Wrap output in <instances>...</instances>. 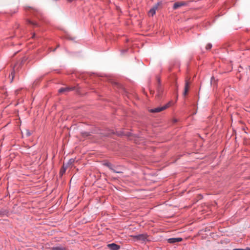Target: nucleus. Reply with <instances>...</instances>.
Instances as JSON below:
<instances>
[{
    "mask_svg": "<svg viewBox=\"0 0 250 250\" xmlns=\"http://www.w3.org/2000/svg\"><path fill=\"white\" fill-rule=\"evenodd\" d=\"M130 237L136 239V240L145 242L147 240L148 235L146 233H144L135 235H130Z\"/></svg>",
    "mask_w": 250,
    "mask_h": 250,
    "instance_id": "1",
    "label": "nucleus"
},
{
    "mask_svg": "<svg viewBox=\"0 0 250 250\" xmlns=\"http://www.w3.org/2000/svg\"><path fill=\"white\" fill-rule=\"evenodd\" d=\"M171 104H172V102H169L166 105H165L163 106L156 107V108L151 109V112L152 113H156V112H161L163 110H165L166 109L169 107V106H170L171 105Z\"/></svg>",
    "mask_w": 250,
    "mask_h": 250,
    "instance_id": "2",
    "label": "nucleus"
},
{
    "mask_svg": "<svg viewBox=\"0 0 250 250\" xmlns=\"http://www.w3.org/2000/svg\"><path fill=\"white\" fill-rule=\"evenodd\" d=\"M160 5V3L157 2L148 11V16L149 17H153L156 13V10L158 9V7Z\"/></svg>",
    "mask_w": 250,
    "mask_h": 250,
    "instance_id": "3",
    "label": "nucleus"
},
{
    "mask_svg": "<svg viewBox=\"0 0 250 250\" xmlns=\"http://www.w3.org/2000/svg\"><path fill=\"white\" fill-rule=\"evenodd\" d=\"M187 5V2L184 1H178L174 3L173 6V9L174 10L177 9L178 8L186 6Z\"/></svg>",
    "mask_w": 250,
    "mask_h": 250,
    "instance_id": "4",
    "label": "nucleus"
},
{
    "mask_svg": "<svg viewBox=\"0 0 250 250\" xmlns=\"http://www.w3.org/2000/svg\"><path fill=\"white\" fill-rule=\"evenodd\" d=\"M189 80L188 79H186L185 80V85L184 87V95L185 96L187 95L189 88Z\"/></svg>",
    "mask_w": 250,
    "mask_h": 250,
    "instance_id": "5",
    "label": "nucleus"
},
{
    "mask_svg": "<svg viewBox=\"0 0 250 250\" xmlns=\"http://www.w3.org/2000/svg\"><path fill=\"white\" fill-rule=\"evenodd\" d=\"M107 247L110 250H119L120 249V246L117 244H115V243H111V244H108L107 245Z\"/></svg>",
    "mask_w": 250,
    "mask_h": 250,
    "instance_id": "6",
    "label": "nucleus"
},
{
    "mask_svg": "<svg viewBox=\"0 0 250 250\" xmlns=\"http://www.w3.org/2000/svg\"><path fill=\"white\" fill-rule=\"evenodd\" d=\"M73 89H74V87H62L59 89V93H62L65 92L73 90Z\"/></svg>",
    "mask_w": 250,
    "mask_h": 250,
    "instance_id": "7",
    "label": "nucleus"
},
{
    "mask_svg": "<svg viewBox=\"0 0 250 250\" xmlns=\"http://www.w3.org/2000/svg\"><path fill=\"white\" fill-rule=\"evenodd\" d=\"M182 241L181 238H171L167 240V242L169 243H175L176 242H179Z\"/></svg>",
    "mask_w": 250,
    "mask_h": 250,
    "instance_id": "8",
    "label": "nucleus"
},
{
    "mask_svg": "<svg viewBox=\"0 0 250 250\" xmlns=\"http://www.w3.org/2000/svg\"><path fill=\"white\" fill-rule=\"evenodd\" d=\"M105 166H106V167H107L110 170H112L115 173H122V172L121 171H116V170L114 169L113 167H112V165L111 163H105Z\"/></svg>",
    "mask_w": 250,
    "mask_h": 250,
    "instance_id": "9",
    "label": "nucleus"
},
{
    "mask_svg": "<svg viewBox=\"0 0 250 250\" xmlns=\"http://www.w3.org/2000/svg\"><path fill=\"white\" fill-rule=\"evenodd\" d=\"M157 87L158 96L160 97L163 93V88L161 87V86H157Z\"/></svg>",
    "mask_w": 250,
    "mask_h": 250,
    "instance_id": "10",
    "label": "nucleus"
},
{
    "mask_svg": "<svg viewBox=\"0 0 250 250\" xmlns=\"http://www.w3.org/2000/svg\"><path fill=\"white\" fill-rule=\"evenodd\" d=\"M51 250H66V249L63 247H56L52 248Z\"/></svg>",
    "mask_w": 250,
    "mask_h": 250,
    "instance_id": "11",
    "label": "nucleus"
},
{
    "mask_svg": "<svg viewBox=\"0 0 250 250\" xmlns=\"http://www.w3.org/2000/svg\"><path fill=\"white\" fill-rule=\"evenodd\" d=\"M66 170V167L63 165L60 171V174L61 175H62L65 172Z\"/></svg>",
    "mask_w": 250,
    "mask_h": 250,
    "instance_id": "12",
    "label": "nucleus"
},
{
    "mask_svg": "<svg viewBox=\"0 0 250 250\" xmlns=\"http://www.w3.org/2000/svg\"><path fill=\"white\" fill-rule=\"evenodd\" d=\"M156 80L157 81V86H160L161 84V78L159 75H157L156 76Z\"/></svg>",
    "mask_w": 250,
    "mask_h": 250,
    "instance_id": "13",
    "label": "nucleus"
},
{
    "mask_svg": "<svg viewBox=\"0 0 250 250\" xmlns=\"http://www.w3.org/2000/svg\"><path fill=\"white\" fill-rule=\"evenodd\" d=\"M28 22L29 23L33 25L34 26H38V24L36 22H33L30 20H28Z\"/></svg>",
    "mask_w": 250,
    "mask_h": 250,
    "instance_id": "14",
    "label": "nucleus"
},
{
    "mask_svg": "<svg viewBox=\"0 0 250 250\" xmlns=\"http://www.w3.org/2000/svg\"><path fill=\"white\" fill-rule=\"evenodd\" d=\"M212 47V44H210V43H208L207 45H206V48L207 49H211Z\"/></svg>",
    "mask_w": 250,
    "mask_h": 250,
    "instance_id": "15",
    "label": "nucleus"
},
{
    "mask_svg": "<svg viewBox=\"0 0 250 250\" xmlns=\"http://www.w3.org/2000/svg\"><path fill=\"white\" fill-rule=\"evenodd\" d=\"M233 250H250V248H247L246 249H233Z\"/></svg>",
    "mask_w": 250,
    "mask_h": 250,
    "instance_id": "16",
    "label": "nucleus"
},
{
    "mask_svg": "<svg viewBox=\"0 0 250 250\" xmlns=\"http://www.w3.org/2000/svg\"><path fill=\"white\" fill-rule=\"evenodd\" d=\"M150 92L151 94H153L154 93V91H152V90H150Z\"/></svg>",
    "mask_w": 250,
    "mask_h": 250,
    "instance_id": "17",
    "label": "nucleus"
},
{
    "mask_svg": "<svg viewBox=\"0 0 250 250\" xmlns=\"http://www.w3.org/2000/svg\"><path fill=\"white\" fill-rule=\"evenodd\" d=\"M68 1H69L70 2H71L73 0H68Z\"/></svg>",
    "mask_w": 250,
    "mask_h": 250,
    "instance_id": "18",
    "label": "nucleus"
}]
</instances>
